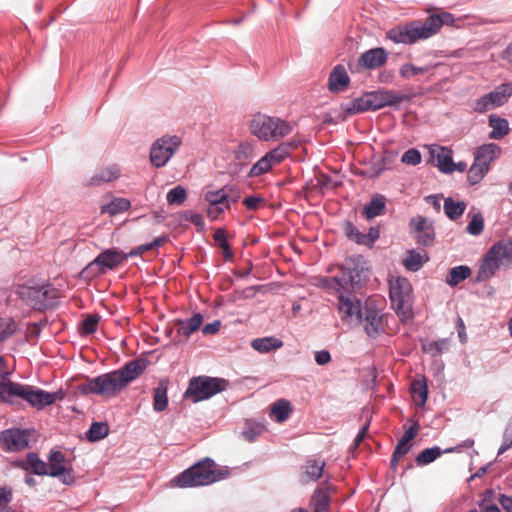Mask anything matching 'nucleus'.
Here are the masks:
<instances>
[{
  "mask_svg": "<svg viewBox=\"0 0 512 512\" xmlns=\"http://www.w3.org/2000/svg\"><path fill=\"white\" fill-rule=\"evenodd\" d=\"M148 365L149 360L146 358L130 360L117 370L90 379L83 390L103 397H114L140 377Z\"/></svg>",
  "mask_w": 512,
  "mask_h": 512,
  "instance_id": "obj_1",
  "label": "nucleus"
},
{
  "mask_svg": "<svg viewBox=\"0 0 512 512\" xmlns=\"http://www.w3.org/2000/svg\"><path fill=\"white\" fill-rule=\"evenodd\" d=\"M363 266L355 257H348L340 266L338 274L331 277H320L318 286L329 292L350 291L360 286Z\"/></svg>",
  "mask_w": 512,
  "mask_h": 512,
  "instance_id": "obj_2",
  "label": "nucleus"
},
{
  "mask_svg": "<svg viewBox=\"0 0 512 512\" xmlns=\"http://www.w3.org/2000/svg\"><path fill=\"white\" fill-rule=\"evenodd\" d=\"M292 125L279 117L257 114L250 122V132L262 141L277 142L289 135Z\"/></svg>",
  "mask_w": 512,
  "mask_h": 512,
  "instance_id": "obj_3",
  "label": "nucleus"
},
{
  "mask_svg": "<svg viewBox=\"0 0 512 512\" xmlns=\"http://www.w3.org/2000/svg\"><path fill=\"white\" fill-rule=\"evenodd\" d=\"M236 468L218 465L210 457H205L175 476L172 480H222L235 476Z\"/></svg>",
  "mask_w": 512,
  "mask_h": 512,
  "instance_id": "obj_4",
  "label": "nucleus"
},
{
  "mask_svg": "<svg viewBox=\"0 0 512 512\" xmlns=\"http://www.w3.org/2000/svg\"><path fill=\"white\" fill-rule=\"evenodd\" d=\"M16 294L34 310L43 311L57 305L59 291L51 284L41 286L20 285Z\"/></svg>",
  "mask_w": 512,
  "mask_h": 512,
  "instance_id": "obj_5",
  "label": "nucleus"
},
{
  "mask_svg": "<svg viewBox=\"0 0 512 512\" xmlns=\"http://www.w3.org/2000/svg\"><path fill=\"white\" fill-rule=\"evenodd\" d=\"M435 23L428 16L424 22L411 21L404 25L396 26L388 31V37L395 43L413 44L436 34Z\"/></svg>",
  "mask_w": 512,
  "mask_h": 512,
  "instance_id": "obj_6",
  "label": "nucleus"
},
{
  "mask_svg": "<svg viewBox=\"0 0 512 512\" xmlns=\"http://www.w3.org/2000/svg\"><path fill=\"white\" fill-rule=\"evenodd\" d=\"M229 382L226 379L210 376H196L189 380L184 398L198 403L226 390Z\"/></svg>",
  "mask_w": 512,
  "mask_h": 512,
  "instance_id": "obj_7",
  "label": "nucleus"
},
{
  "mask_svg": "<svg viewBox=\"0 0 512 512\" xmlns=\"http://www.w3.org/2000/svg\"><path fill=\"white\" fill-rule=\"evenodd\" d=\"M412 291L411 283L404 277H397L390 283V299L392 307L398 315H410Z\"/></svg>",
  "mask_w": 512,
  "mask_h": 512,
  "instance_id": "obj_8",
  "label": "nucleus"
},
{
  "mask_svg": "<svg viewBox=\"0 0 512 512\" xmlns=\"http://www.w3.org/2000/svg\"><path fill=\"white\" fill-rule=\"evenodd\" d=\"M181 145L180 137L165 135L158 138L151 146L150 161L156 168L165 166Z\"/></svg>",
  "mask_w": 512,
  "mask_h": 512,
  "instance_id": "obj_9",
  "label": "nucleus"
},
{
  "mask_svg": "<svg viewBox=\"0 0 512 512\" xmlns=\"http://www.w3.org/2000/svg\"><path fill=\"white\" fill-rule=\"evenodd\" d=\"M29 429L10 428L0 432V444L8 452H19L29 447Z\"/></svg>",
  "mask_w": 512,
  "mask_h": 512,
  "instance_id": "obj_10",
  "label": "nucleus"
},
{
  "mask_svg": "<svg viewBox=\"0 0 512 512\" xmlns=\"http://www.w3.org/2000/svg\"><path fill=\"white\" fill-rule=\"evenodd\" d=\"M410 232L416 243L423 247H430L435 241V230L433 223L423 216H416L409 221Z\"/></svg>",
  "mask_w": 512,
  "mask_h": 512,
  "instance_id": "obj_11",
  "label": "nucleus"
},
{
  "mask_svg": "<svg viewBox=\"0 0 512 512\" xmlns=\"http://www.w3.org/2000/svg\"><path fill=\"white\" fill-rule=\"evenodd\" d=\"M369 111L379 110L387 106H396L404 101H409L408 95L400 94L393 90H377L366 92Z\"/></svg>",
  "mask_w": 512,
  "mask_h": 512,
  "instance_id": "obj_12",
  "label": "nucleus"
},
{
  "mask_svg": "<svg viewBox=\"0 0 512 512\" xmlns=\"http://www.w3.org/2000/svg\"><path fill=\"white\" fill-rule=\"evenodd\" d=\"M47 460L48 476L72 477V463L62 451L57 449L50 450Z\"/></svg>",
  "mask_w": 512,
  "mask_h": 512,
  "instance_id": "obj_13",
  "label": "nucleus"
},
{
  "mask_svg": "<svg viewBox=\"0 0 512 512\" xmlns=\"http://www.w3.org/2000/svg\"><path fill=\"white\" fill-rule=\"evenodd\" d=\"M338 310L341 313V318L344 321L361 322L363 318V307L360 301L352 294L340 293L338 297Z\"/></svg>",
  "mask_w": 512,
  "mask_h": 512,
  "instance_id": "obj_14",
  "label": "nucleus"
},
{
  "mask_svg": "<svg viewBox=\"0 0 512 512\" xmlns=\"http://www.w3.org/2000/svg\"><path fill=\"white\" fill-rule=\"evenodd\" d=\"M30 385H25L9 380L6 384H0V400L11 405L18 400L28 402Z\"/></svg>",
  "mask_w": 512,
  "mask_h": 512,
  "instance_id": "obj_15",
  "label": "nucleus"
},
{
  "mask_svg": "<svg viewBox=\"0 0 512 512\" xmlns=\"http://www.w3.org/2000/svg\"><path fill=\"white\" fill-rule=\"evenodd\" d=\"M203 323V316L200 313H195L189 319H178L175 321L177 326L176 336L173 337L172 342L175 345L184 343L191 334L196 332Z\"/></svg>",
  "mask_w": 512,
  "mask_h": 512,
  "instance_id": "obj_16",
  "label": "nucleus"
},
{
  "mask_svg": "<svg viewBox=\"0 0 512 512\" xmlns=\"http://www.w3.org/2000/svg\"><path fill=\"white\" fill-rule=\"evenodd\" d=\"M362 312L363 318L360 323L364 324L365 332L370 337H376L382 327V316L379 310L366 303Z\"/></svg>",
  "mask_w": 512,
  "mask_h": 512,
  "instance_id": "obj_17",
  "label": "nucleus"
},
{
  "mask_svg": "<svg viewBox=\"0 0 512 512\" xmlns=\"http://www.w3.org/2000/svg\"><path fill=\"white\" fill-rule=\"evenodd\" d=\"M388 59V52L382 47H376L362 53L358 64L366 69L373 70L382 67Z\"/></svg>",
  "mask_w": 512,
  "mask_h": 512,
  "instance_id": "obj_18",
  "label": "nucleus"
},
{
  "mask_svg": "<svg viewBox=\"0 0 512 512\" xmlns=\"http://www.w3.org/2000/svg\"><path fill=\"white\" fill-rule=\"evenodd\" d=\"M15 465L28 473L37 476H48L47 462L41 460L36 452H29L26 459L16 461Z\"/></svg>",
  "mask_w": 512,
  "mask_h": 512,
  "instance_id": "obj_19",
  "label": "nucleus"
},
{
  "mask_svg": "<svg viewBox=\"0 0 512 512\" xmlns=\"http://www.w3.org/2000/svg\"><path fill=\"white\" fill-rule=\"evenodd\" d=\"M502 262L496 253H491V248L486 253L482 264L475 276V282H483L491 278L500 268Z\"/></svg>",
  "mask_w": 512,
  "mask_h": 512,
  "instance_id": "obj_20",
  "label": "nucleus"
},
{
  "mask_svg": "<svg viewBox=\"0 0 512 512\" xmlns=\"http://www.w3.org/2000/svg\"><path fill=\"white\" fill-rule=\"evenodd\" d=\"M124 261V252L115 248L105 249L96 257V262L99 263L104 273H106L107 270H114Z\"/></svg>",
  "mask_w": 512,
  "mask_h": 512,
  "instance_id": "obj_21",
  "label": "nucleus"
},
{
  "mask_svg": "<svg viewBox=\"0 0 512 512\" xmlns=\"http://www.w3.org/2000/svg\"><path fill=\"white\" fill-rule=\"evenodd\" d=\"M59 392L49 393L40 388L34 387L30 385L29 396H28V404L32 407L40 410L53 404L58 396Z\"/></svg>",
  "mask_w": 512,
  "mask_h": 512,
  "instance_id": "obj_22",
  "label": "nucleus"
},
{
  "mask_svg": "<svg viewBox=\"0 0 512 512\" xmlns=\"http://www.w3.org/2000/svg\"><path fill=\"white\" fill-rule=\"evenodd\" d=\"M350 84V77L342 65L333 68L328 79V90L332 93L345 91Z\"/></svg>",
  "mask_w": 512,
  "mask_h": 512,
  "instance_id": "obj_23",
  "label": "nucleus"
},
{
  "mask_svg": "<svg viewBox=\"0 0 512 512\" xmlns=\"http://www.w3.org/2000/svg\"><path fill=\"white\" fill-rule=\"evenodd\" d=\"M500 153L501 149L497 144H484L477 149L474 161L482 165V167L489 169L490 163L497 158Z\"/></svg>",
  "mask_w": 512,
  "mask_h": 512,
  "instance_id": "obj_24",
  "label": "nucleus"
},
{
  "mask_svg": "<svg viewBox=\"0 0 512 512\" xmlns=\"http://www.w3.org/2000/svg\"><path fill=\"white\" fill-rule=\"evenodd\" d=\"M299 144L300 141L296 139L282 142L276 148L270 150L266 154L269 156L273 164L277 165L286 159L291 154V152L299 146Z\"/></svg>",
  "mask_w": 512,
  "mask_h": 512,
  "instance_id": "obj_25",
  "label": "nucleus"
},
{
  "mask_svg": "<svg viewBox=\"0 0 512 512\" xmlns=\"http://www.w3.org/2000/svg\"><path fill=\"white\" fill-rule=\"evenodd\" d=\"M220 192L208 191L205 194V200L209 203L207 215L212 220L217 219L225 210L229 209L228 203L219 197Z\"/></svg>",
  "mask_w": 512,
  "mask_h": 512,
  "instance_id": "obj_26",
  "label": "nucleus"
},
{
  "mask_svg": "<svg viewBox=\"0 0 512 512\" xmlns=\"http://www.w3.org/2000/svg\"><path fill=\"white\" fill-rule=\"evenodd\" d=\"M386 211V198L381 194H375L363 208V216L367 220L383 215Z\"/></svg>",
  "mask_w": 512,
  "mask_h": 512,
  "instance_id": "obj_27",
  "label": "nucleus"
},
{
  "mask_svg": "<svg viewBox=\"0 0 512 512\" xmlns=\"http://www.w3.org/2000/svg\"><path fill=\"white\" fill-rule=\"evenodd\" d=\"M168 385L167 379H161L153 390V409L156 412H162L168 406Z\"/></svg>",
  "mask_w": 512,
  "mask_h": 512,
  "instance_id": "obj_28",
  "label": "nucleus"
},
{
  "mask_svg": "<svg viewBox=\"0 0 512 512\" xmlns=\"http://www.w3.org/2000/svg\"><path fill=\"white\" fill-rule=\"evenodd\" d=\"M432 156L437 160V167L443 173H452L453 158L452 151L443 146H437L436 149H432Z\"/></svg>",
  "mask_w": 512,
  "mask_h": 512,
  "instance_id": "obj_29",
  "label": "nucleus"
},
{
  "mask_svg": "<svg viewBox=\"0 0 512 512\" xmlns=\"http://www.w3.org/2000/svg\"><path fill=\"white\" fill-rule=\"evenodd\" d=\"M428 261L429 257L425 251L420 252L411 249L407 252V256L403 260V265L408 271L416 272Z\"/></svg>",
  "mask_w": 512,
  "mask_h": 512,
  "instance_id": "obj_30",
  "label": "nucleus"
},
{
  "mask_svg": "<svg viewBox=\"0 0 512 512\" xmlns=\"http://www.w3.org/2000/svg\"><path fill=\"white\" fill-rule=\"evenodd\" d=\"M340 109L345 117L369 111L367 93L349 102L342 103Z\"/></svg>",
  "mask_w": 512,
  "mask_h": 512,
  "instance_id": "obj_31",
  "label": "nucleus"
},
{
  "mask_svg": "<svg viewBox=\"0 0 512 512\" xmlns=\"http://www.w3.org/2000/svg\"><path fill=\"white\" fill-rule=\"evenodd\" d=\"M120 175V169L117 165H109L96 172L90 179L89 185L98 186L105 182L116 180Z\"/></svg>",
  "mask_w": 512,
  "mask_h": 512,
  "instance_id": "obj_32",
  "label": "nucleus"
},
{
  "mask_svg": "<svg viewBox=\"0 0 512 512\" xmlns=\"http://www.w3.org/2000/svg\"><path fill=\"white\" fill-rule=\"evenodd\" d=\"M254 350L259 353H269L280 349L283 346V341L273 336L254 339L251 343Z\"/></svg>",
  "mask_w": 512,
  "mask_h": 512,
  "instance_id": "obj_33",
  "label": "nucleus"
},
{
  "mask_svg": "<svg viewBox=\"0 0 512 512\" xmlns=\"http://www.w3.org/2000/svg\"><path fill=\"white\" fill-rule=\"evenodd\" d=\"M456 448H448L446 450H441L440 447L434 446L431 448H427L422 450L415 458V462L418 466H425L435 461L438 457H440L443 453H449L455 451Z\"/></svg>",
  "mask_w": 512,
  "mask_h": 512,
  "instance_id": "obj_34",
  "label": "nucleus"
},
{
  "mask_svg": "<svg viewBox=\"0 0 512 512\" xmlns=\"http://www.w3.org/2000/svg\"><path fill=\"white\" fill-rule=\"evenodd\" d=\"M489 126L492 131L489 135L490 139H502L509 133V123L505 118H501L495 114L489 116Z\"/></svg>",
  "mask_w": 512,
  "mask_h": 512,
  "instance_id": "obj_35",
  "label": "nucleus"
},
{
  "mask_svg": "<svg viewBox=\"0 0 512 512\" xmlns=\"http://www.w3.org/2000/svg\"><path fill=\"white\" fill-rule=\"evenodd\" d=\"M324 468V461L319 459H309L303 467V473L309 480H318L323 476H326V480H329V476L325 474Z\"/></svg>",
  "mask_w": 512,
  "mask_h": 512,
  "instance_id": "obj_36",
  "label": "nucleus"
},
{
  "mask_svg": "<svg viewBox=\"0 0 512 512\" xmlns=\"http://www.w3.org/2000/svg\"><path fill=\"white\" fill-rule=\"evenodd\" d=\"M512 94V86L510 84H503L499 86L496 90L489 92L486 94L489 103L492 105L493 109L503 105L507 102L508 98Z\"/></svg>",
  "mask_w": 512,
  "mask_h": 512,
  "instance_id": "obj_37",
  "label": "nucleus"
},
{
  "mask_svg": "<svg viewBox=\"0 0 512 512\" xmlns=\"http://www.w3.org/2000/svg\"><path fill=\"white\" fill-rule=\"evenodd\" d=\"M131 207V202L126 198H114L108 204L103 205L101 207L102 214H109L110 216H115L117 214L123 213Z\"/></svg>",
  "mask_w": 512,
  "mask_h": 512,
  "instance_id": "obj_38",
  "label": "nucleus"
},
{
  "mask_svg": "<svg viewBox=\"0 0 512 512\" xmlns=\"http://www.w3.org/2000/svg\"><path fill=\"white\" fill-rule=\"evenodd\" d=\"M471 275V269L466 265H459L450 269L446 283L451 287L457 286Z\"/></svg>",
  "mask_w": 512,
  "mask_h": 512,
  "instance_id": "obj_39",
  "label": "nucleus"
},
{
  "mask_svg": "<svg viewBox=\"0 0 512 512\" xmlns=\"http://www.w3.org/2000/svg\"><path fill=\"white\" fill-rule=\"evenodd\" d=\"M444 212L450 220H457L466 209V204L463 201H454L453 198L448 197L444 200Z\"/></svg>",
  "mask_w": 512,
  "mask_h": 512,
  "instance_id": "obj_40",
  "label": "nucleus"
},
{
  "mask_svg": "<svg viewBox=\"0 0 512 512\" xmlns=\"http://www.w3.org/2000/svg\"><path fill=\"white\" fill-rule=\"evenodd\" d=\"M314 512H327L330 505V496L327 491L316 490L310 500Z\"/></svg>",
  "mask_w": 512,
  "mask_h": 512,
  "instance_id": "obj_41",
  "label": "nucleus"
},
{
  "mask_svg": "<svg viewBox=\"0 0 512 512\" xmlns=\"http://www.w3.org/2000/svg\"><path fill=\"white\" fill-rule=\"evenodd\" d=\"M292 412L291 404L286 399H279L277 400L271 409L272 415L275 417L277 422H284L286 421L290 414Z\"/></svg>",
  "mask_w": 512,
  "mask_h": 512,
  "instance_id": "obj_42",
  "label": "nucleus"
},
{
  "mask_svg": "<svg viewBox=\"0 0 512 512\" xmlns=\"http://www.w3.org/2000/svg\"><path fill=\"white\" fill-rule=\"evenodd\" d=\"M109 434V426L106 422H92L86 432V438L90 442H97L104 439Z\"/></svg>",
  "mask_w": 512,
  "mask_h": 512,
  "instance_id": "obj_43",
  "label": "nucleus"
},
{
  "mask_svg": "<svg viewBox=\"0 0 512 512\" xmlns=\"http://www.w3.org/2000/svg\"><path fill=\"white\" fill-rule=\"evenodd\" d=\"M411 391L414 400L418 405H424L428 398V387L425 378L421 380H414L411 384Z\"/></svg>",
  "mask_w": 512,
  "mask_h": 512,
  "instance_id": "obj_44",
  "label": "nucleus"
},
{
  "mask_svg": "<svg viewBox=\"0 0 512 512\" xmlns=\"http://www.w3.org/2000/svg\"><path fill=\"white\" fill-rule=\"evenodd\" d=\"M450 346V339L443 338L436 341H430L423 345V351L435 357L447 351Z\"/></svg>",
  "mask_w": 512,
  "mask_h": 512,
  "instance_id": "obj_45",
  "label": "nucleus"
},
{
  "mask_svg": "<svg viewBox=\"0 0 512 512\" xmlns=\"http://www.w3.org/2000/svg\"><path fill=\"white\" fill-rule=\"evenodd\" d=\"M274 166L273 162L270 160L269 156L265 154L261 157L250 169L249 176L250 177H258L263 174H266L270 171V169Z\"/></svg>",
  "mask_w": 512,
  "mask_h": 512,
  "instance_id": "obj_46",
  "label": "nucleus"
},
{
  "mask_svg": "<svg viewBox=\"0 0 512 512\" xmlns=\"http://www.w3.org/2000/svg\"><path fill=\"white\" fill-rule=\"evenodd\" d=\"M219 193L220 199H223L225 203H228V207L230 208L231 204H234L240 199V190L234 185H226L219 190H216Z\"/></svg>",
  "mask_w": 512,
  "mask_h": 512,
  "instance_id": "obj_47",
  "label": "nucleus"
},
{
  "mask_svg": "<svg viewBox=\"0 0 512 512\" xmlns=\"http://www.w3.org/2000/svg\"><path fill=\"white\" fill-rule=\"evenodd\" d=\"M491 253H496L501 262H512V242L499 241L491 247Z\"/></svg>",
  "mask_w": 512,
  "mask_h": 512,
  "instance_id": "obj_48",
  "label": "nucleus"
},
{
  "mask_svg": "<svg viewBox=\"0 0 512 512\" xmlns=\"http://www.w3.org/2000/svg\"><path fill=\"white\" fill-rule=\"evenodd\" d=\"M344 233L346 237L359 244L366 246L365 234L362 233L352 222L346 221L344 224Z\"/></svg>",
  "mask_w": 512,
  "mask_h": 512,
  "instance_id": "obj_49",
  "label": "nucleus"
},
{
  "mask_svg": "<svg viewBox=\"0 0 512 512\" xmlns=\"http://www.w3.org/2000/svg\"><path fill=\"white\" fill-rule=\"evenodd\" d=\"M489 169L487 167H482L477 162H473L472 166L467 172V180L470 185H476L478 184L484 176L488 173Z\"/></svg>",
  "mask_w": 512,
  "mask_h": 512,
  "instance_id": "obj_50",
  "label": "nucleus"
},
{
  "mask_svg": "<svg viewBox=\"0 0 512 512\" xmlns=\"http://www.w3.org/2000/svg\"><path fill=\"white\" fill-rule=\"evenodd\" d=\"M166 199L170 205H182L187 199V192L184 187L178 185L167 193Z\"/></svg>",
  "mask_w": 512,
  "mask_h": 512,
  "instance_id": "obj_51",
  "label": "nucleus"
},
{
  "mask_svg": "<svg viewBox=\"0 0 512 512\" xmlns=\"http://www.w3.org/2000/svg\"><path fill=\"white\" fill-rule=\"evenodd\" d=\"M429 17H430V20L433 21V23H435V25H436L434 27V30L436 33H438V31L440 30V28L443 25L452 26V25H454V22H455L454 15L449 12H441L439 14H431V15H429Z\"/></svg>",
  "mask_w": 512,
  "mask_h": 512,
  "instance_id": "obj_52",
  "label": "nucleus"
},
{
  "mask_svg": "<svg viewBox=\"0 0 512 512\" xmlns=\"http://www.w3.org/2000/svg\"><path fill=\"white\" fill-rule=\"evenodd\" d=\"M253 151H254V147L251 143L241 142L238 145L236 152H235L236 159L240 163L245 164L248 161H250L251 158L253 157Z\"/></svg>",
  "mask_w": 512,
  "mask_h": 512,
  "instance_id": "obj_53",
  "label": "nucleus"
},
{
  "mask_svg": "<svg viewBox=\"0 0 512 512\" xmlns=\"http://www.w3.org/2000/svg\"><path fill=\"white\" fill-rule=\"evenodd\" d=\"M15 330L16 324L13 319L0 317V342L11 337Z\"/></svg>",
  "mask_w": 512,
  "mask_h": 512,
  "instance_id": "obj_54",
  "label": "nucleus"
},
{
  "mask_svg": "<svg viewBox=\"0 0 512 512\" xmlns=\"http://www.w3.org/2000/svg\"><path fill=\"white\" fill-rule=\"evenodd\" d=\"M412 448L411 443H405L399 440L398 444L396 445L394 452L392 454L391 458V467L396 468L399 460L405 456Z\"/></svg>",
  "mask_w": 512,
  "mask_h": 512,
  "instance_id": "obj_55",
  "label": "nucleus"
},
{
  "mask_svg": "<svg viewBox=\"0 0 512 512\" xmlns=\"http://www.w3.org/2000/svg\"><path fill=\"white\" fill-rule=\"evenodd\" d=\"M483 229L484 219L482 215L480 213L473 215L471 221L466 227V231L473 236H478L483 232Z\"/></svg>",
  "mask_w": 512,
  "mask_h": 512,
  "instance_id": "obj_56",
  "label": "nucleus"
},
{
  "mask_svg": "<svg viewBox=\"0 0 512 512\" xmlns=\"http://www.w3.org/2000/svg\"><path fill=\"white\" fill-rule=\"evenodd\" d=\"M427 70V67H418L410 63H405L401 66L399 74L402 78L409 79L413 76L424 74Z\"/></svg>",
  "mask_w": 512,
  "mask_h": 512,
  "instance_id": "obj_57",
  "label": "nucleus"
},
{
  "mask_svg": "<svg viewBox=\"0 0 512 512\" xmlns=\"http://www.w3.org/2000/svg\"><path fill=\"white\" fill-rule=\"evenodd\" d=\"M99 323V316L97 315H88L81 324V334L82 335H90L97 331Z\"/></svg>",
  "mask_w": 512,
  "mask_h": 512,
  "instance_id": "obj_58",
  "label": "nucleus"
},
{
  "mask_svg": "<svg viewBox=\"0 0 512 512\" xmlns=\"http://www.w3.org/2000/svg\"><path fill=\"white\" fill-rule=\"evenodd\" d=\"M102 274H105L99 265V263L96 262V258H94L93 261H91L82 271L81 276L87 279H93L95 277H98Z\"/></svg>",
  "mask_w": 512,
  "mask_h": 512,
  "instance_id": "obj_59",
  "label": "nucleus"
},
{
  "mask_svg": "<svg viewBox=\"0 0 512 512\" xmlns=\"http://www.w3.org/2000/svg\"><path fill=\"white\" fill-rule=\"evenodd\" d=\"M402 163L407 165L416 166L421 162V153L415 149H408L401 158Z\"/></svg>",
  "mask_w": 512,
  "mask_h": 512,
  "instance_id": "obj_60",
  "label": "nucleus"
},
{
  "mask_svg": "<svg viewBox=\"0 0 512 512\" xmlns=\"http://www.w3.org/2000/svg\"><path fill=\"white\" fill-rule=\"evenodd\" d=\"M262 432L263 427L261 425H250L242 432V434L247 441L253 442L262 434Z\"/></svg>",
  "mask_w": 512,
  "mask_h": 512,
  "instance_id": "obj_61",
  "label": "nucleus"
},
{
  "mask_svg": "<svg viewBox=\"0 0 512 512\" xmlns=\"http://www.w3.org/2000/svg\"><path fill=\"white\" fill-rule=\"evenodd\" d=\"M386 169L387 168L385 166V159L384 158H380V159L372 162V164L369 167L368 174H369L370 177H378Z\"/></svg>",
  "mask_w": 512,
  "mask_h": 512,
  "instance_id": "obj_62",
  "label": "nucleus"
},
{
  "mask_svg": "<svg viewBox=\"0 0 512 512\" xmlns=\"http://www.w3.org/2000/svg\"><path fill=\"white\" fill-rule=\"evenodd\" d=\"M473 109L478 113H485L491 109H493L492 105L489 103L486 94L481 96L480 98L475 100Z\"/></svg>",
  "mask_w": 512,
  "mask_h": 512,
  "instance_id": "obj_63",
  "label": "nucleus"
},
{
  "mask_svg": "<svg viewBox=\"0 0 512 512\" xmlns=\"http://www.w3.org/2000/svg\"><path fill=\"white\" fill-rule=\"evenodd\" d=\"M263 202H264V198L261 196H257V195L248 196V197L244 198V200H243L244 206L248 210H253V211L257 210L259 205Z\"/></svg>",
  "mask_w": 512,
  "mask_h": 512,
  "instance_id": "obj_64",
  "label": "nucleus"
}]
</instances>
